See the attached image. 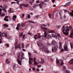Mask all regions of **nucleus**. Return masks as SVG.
Segmentation results:
<instances>
[{"instance_id":"obj_2","label":"nucleus","mask_w":73,"mask_h":73,"mask_svg":"<svg viewBox=\"0 0 73 73\" xmlns=\"http://www.w3.org/2000/svg\"><path fill=\"white\" fill-rule=\"evenodd\" d=\"M40 28L42 30H45L46 31L48 32L49 33H53L52 34V37H55L56 38H58L59 37H60V35L57 34V35H56V33H55V31L53 30H49L48 28L46 27H45L42 26H41L40 27Z\"/></svg>"},{"instance_id":"obj_38","label":"nucleus","mask_w":73,"mask_h":73,"mask_svg":"<svg viewBox=\"0 0 73 73\" xmlns=\"http://www.w3.org/2000/svg\"><path fill=\"white\" fill-rule=\"evenodd\" d=\"M47 45L48 46H50V45H51V44H50L49 42H47Z\"/></svg>"},{"instance_id":"obj_4","label":"nucleus","mask_w":73,"mask_h":73,"mask_svg":"<svg viewBox=\"0 0 73 73\" xmlns=\"http://www.w3.org/2000/svg\"><path fill=\"white\" fill-rule=\"evenodd\" d=\"M37 45L38 46H40L39 47L41 49L44 50V52H46V53H50V51L49 50L48 48L45 46L44 45H43L41 43V42H40L38 43Z\"/></svg>"},{"instance_id":"obj_28","label":"nucleus","mask_w":73,"mask_h":73,"mask_svg":"<svg viewBox=\"0 0 73 73\" xmlns=\"http://www.w3.org/2000/svg\"><path fill=\"white\" fill-rule=\"evenodd\" d=\"M25 23H23L21 25L22 27H25Z\"/></svg>"},{"instance_id":"obj_24","label":"nucleus","mask_w":73,"mask_h":73,"mask_svg":"<svg viewBox=\"0 0 73 73\" xmlns=\"http://www.w3.org/2000/svg\"><path fill=\"white\" fill-rule=\"evenodd\" d=\"M11 10V8H10L9 10L8 11V12H9L10 13H14V12H15V11H12Z\"/></svg>"},{"instance_id":"obj_61","label":"nucleus","mask_w":73,"mask_h":73,"mask_svg":"<svg viewBox=\"0 0 73 73\" xmlns=\"http://www.w3.org/2000/svg\"><path fill=\"white\" fill-rule=\"evenodd\" d=\"M13 4H15V3H15V2H12V3H11V4H13Z\"/></svg>"},{"instance_id":"obj_53","label":"nucleus","mask_w":73,"mask_h":73,"mask_svg":"<svg viewBox=\"0 0 73 73\" xmlns=\"http://www.w3.org/2000/svg\"><path fill=\"white\" fill-rule=\"evenodd\" d=\"M5 15V14H3L1 15V17H3V16H4Z\"/></svg>"},{"instance_id":"obj_12","label":"nucleus","mask_w":73,"mask_h":73,"mask_svg":"<svg viewBox=\"0 0 73 73\" xmlns=\"http://www.w3.org/2000/svg\"><path fill=\"white\" fill-rule=\"evenodd\" d=\"M8 8V6L7 5H4L3 6V8H2V9L3 11L5 12H7L6 10V9L5 8Z\"/></svg>"},{"instance_id":"obj_21","label":"nucleus","mask_w":73,"mask_h":73,"mask_svg":"<svg viewBox=\"0 0 73 73\" xmlns=\"http://www.w3.org/2000/svg\"><path fill=\"white\" fill-rule=\"evenodd\" d=\"M43 32H45L44 33V36H42L43 37V36H44V37H46V36H47V34H48V33H47V32L45 31V30H44Z\"/></svg>"},{"instance_id":"obj_55","label":"nucleus","mask_w":73,"mask_h":73,"mask_svg":"<svg viewBox=\"0 0 73 73\" xmlns=\"http://www.w3.org/2000/svg\"><path fill=\"white\" fill-rule=\"evenodd\" d=\"M36 70L38 72H39L40 71V70H39L38 68H37Z\"/></svg>"},{"instance_id":"obj_45","label":"nucleus","mask_w":73,"mask_h":73,"mask_svg":"<svg viewBox=\"0 0 73 73\" xmlns=\"http://www.w3.org/2000/svg\"><path fill=\"white\" fill-rule=\"evenodd\" d=\"M25 35H23V39H24V38H25Z\"/></svg>"},{"instance_id":"obj_10","label":"nucleus","mask_w":73,"mask_h":73,"mask_svg":"<svg viewBox=\"0 0 73 73\" xmlns=\"http://www.w3.org/2000/svg\"><path fill=\"white\" fill-rule=\"evenodd\" d=\"M51 44L53 45L54 46H57V42L55 41V40H53L52 41Z\"/></svg>"},{"instance_id":"obj_32","label":"nucleus","mask_w":73,"mask_h":73,"mask_svg":"<svg viewBox=\"0 0 73 73\" xmlns=\"http://www.w3.org/2000/svg\"><path fill=\"white\" fill-rule=\"evenodd\" d=\"M5 62H6V64H9V62L8 61V59H6V60Z\"/></svg>"},{"instance_id":"obj_27","label":"nucleus","mask_w":73,"mask_h":73,"mask_svg":"<svg viewBox=\"0 0 73 73\" xmlns=\"http://www.w3.org/2000/svg\"><path fill=\"white\" fill-rule=\"evenodd\" d=\"M28 22L29 23H33L34 24H35V23H36L33 22V21H29Z\"/></svg>"},{"instance_id":"obj_39","label":"nucleus","mask_w":73,"mask_h":73,"mask_svg":"<svg viewBox=\"0 0 73 73\" xmlns=\"http://www.w3.org/2000/svg\"><path fill=\"white\" fill-rule=\"evenodd\" d=\"M4 25L5 26V27H8V25L6 24H4Z\"/></svg>"},{"instance_id":"obj_60","label":"nucleus","mask_w":73,"mask_h":73,"mask_svg":"<svg viewBox=\"0 0 73 73\" xmlns=\"http://www.w3.org/2000/svg\"><path fill=\"white\" fill-rule=\"evenodd\" d=\"M25 16V15H24V14H23L22 15V16L23 17H24Z\"/></svg>"},{"instance_id":"obj_16","label":"nucleus","mask_w":73,"mask_h":73,"mask_svg":"<svg viewBox=\"0 0 73 73\" xmlns=\"http://www.w3.org/2000/svg\"><path fill=\"white\" fill-rule=\"evenodd\" d=\"M56 61L57 64H59V65H64V63L63 62H62L61 64H60V61H59L58 60L56 59Z\"/></svg>"},{"instance_id":"obj_14","label":"nucleus","mask_w":73,"mask_h":73,"mask_svg":"<svg viewBox=\"0 0 73 73\" xmlns=\"http://www.w3.org/2000/svg\"><path fill=\"white\" fill-rule=\"evenodd\" d=\"M32 61H33V59L32 58L29 57V64H32Z\"/></svg>"},{"instance_id":"obj_64","label":"nucleus","mask_w":73,"mask_h":73,"mask_svg":"<svg viewBox=\"0 0 73 73\" xmlns=\"http://www.w3.org/2000/svg\"><path fill=\"white\" fill-rule=\"evenodd\" d=\"M53 7H56V5H53Z\"/></svg>"},{"instance_id":"obj_33","label":"nucleus","mask_w":73,"mask_h":73,"mask_svg":"<svg viewBox=\"0 0 73 73\" xmlns=\"http://www.w3.org/2000/svg\"><path fill=\"white\" fill-rule=\"evenodd\" d=\"M30 17H31V15H30L29 14H28L27 16L26 17V18L28 17V19H29V18H30Z\"/></svg>"},{"instance_id":"obj_44","label":"nucleus","mask_w":73,"mask_h":73,"mask_svg":"<svg viewBox=\"0 0 73 73\" xmlns=\"http://www.w3.org/2000/svg\"><path fill=\"white\" fill-rule=\"evenodd\" d=\"M29 46V44H28L27 45H26V48H27L28 46Z\"/></svg>"},{"instance_id":"obj_58","label":"nucleus","mask_w":73,"mask_h":73,"mask_svg":"<svg viewBox=\"0 0 73 73\" xmlns=\"http://www.w3.org/2000/svg\"><path fill=\"white\" fill-rule=\"evenodd\" d=\"M22 50L24 52H25V51H26V50H25V49H22Z\"/></svg>"},{"instance_id":"obj_51","label":"nucleus","mask_w":73,"mask_h":73,"mask_svg":"<svg viewBox=\"0 0 73 73\" xmlns=\"http://www.w3.org/2000/svg\"><path fill=\"white\" fill-rule=\"evenodd\" d=\"M52 2L53 3H54V2L56 1V0H52Z\"/></svg>"},{"instance_id":"obj_23","label":"nucleus","mask_w":73,"mask_h":73,"mask_svg":"<svg viewBox=\"0 0 73 73\" xmlns=\"http://www.w3.org/2000/svg\"><path fill=\"white\" fill-rule=\"evenodd\" d=\"M20 24H18L17 25V27L16 28V29L18 31L19 29V28H20Z\"/></svg>"},{"instance_id":"obj_62","label":"nucleus","mask_w":73,"mask_h":73,"mask_svg":"<svg viewBox=\"0 0 73 73\" xmlns=\"http://www.w3.org/2000/svg\"><path fill=\"white\" fill-rule=\"evenodd\" d=\"M30 15H33V13H30Z\"/></svg>"},{"instance_id":"obj_30","label":"nucleus","mask_w":73,"mask_h":73,"mask_svg":"<svg viewBox=\"0 0 73 73\" xmlns=\"http://www.w3.org/2000/svg\"><path fill=\"white\" fill-rule=\"evenodd\" d=\"M59 44V49H61V48H62V45L61 44V42H60Z\"/></svg>"},{"instance_id":"obj_34","label":"nucleus","mask_w":73,"mask_h":73,"mask_svg":"<svg viewBox=\"0 0 73 73\" xmlns=\"http://www.w3.org/2000/svg\"><path fill=\"white\" fill-rule=\"evenodd\" d=\"M56 28H57V29H59L60 28H61V26H56Z\"/></svg>"},{"instance_id":"obj_49","label":"nucleus","mask_w":73,"mask_h":73,"mask_svg":"<svg viewBox=\"0 0 73 73\" xmlns=\"http://www.w3.org/2000/svg\"><path fill=\"white\" fill-rule=\"evenodd\" d=\"M28 34L29 35H32V33H28Z\"/></svg>"},{"instance_id":"obj_46","label":"nucleus","mask_w":73,"mask_h":73,"mask_svg":"<svg viewBox=\"0 0 73 73\" xmlns=\"http://www.w3.org/2000/svg\"><path fill=\"white\" fill-rule=\"evenodd\" d=\"M37 62L38 63H39V64H41V62H40V61H39V60H38L37 61Z\"/></svg>"},{"instance_id":"obj_3","label":"nucleus","mask_w":73,"mask_h":73,"mask_svg":"<svg viewBox=\"0 0 73 73\" xmlns=\"http://www.w3.org/2000/svg\"><path fill=\"white\" fill-rule=\"evenodd\" d=\"M24 55V54L22 52H21L18 54L17 61L20 65H21L22 60L23 59H25V57H23V56Z\"/></svg>"},{"instance_id":"obj_54","label":"nucleus","mask_w":73,"mask_h":73,"mask_svg":"<svg viewBox=\"0 0 73 73\" xmlns=\"http://www.w3.org/2000/svg\"><path fill=\"white\" fill-rule=\"evenodd\" d=\"M6 46H7V47H9V45H8V44H7L6 45Z\"/></svg>"},{"instance_id":"obj_36","label":"nucleus","mask_w":73,"mask_h":73,"mask_svg":"<svg viewBox=\"0 0 73 73\" xmlns=\"http://www.w3.org/2000/svg\"><path fill=\"white\" fill-rule=\"evenodd\" d=\"M34 65H38V63H37L36 61L34 62Z\"/></svg>"},{"instance_id":"obj_13","label":"nucleus","mask_w":73,"mask_h":73,"mask_svg":"<svg viewBox=\"0 0 73 73\" xmlns=\"http://www.w3.org/2000/svg\"><path fill=\"white\" fill-rule=\"evenodd\" d=\"M63 71L65 72V73H70L68 70H66V67H65V66H63Z\"/></svg>"},{"instance_id":"obj_7","label":"nucleus","mask_w":73,"mask_h":73,"mask_svg":"<svg viewBox=\"0 0 73 73\" xmlns=\"http://www.w3.org/2000/svg\"><path fill=\"white\" fill-rule=\"evenodd\" d=\"M58 48V47L57 46H54V47H52V52H53V53L56 52L57 51Z\"/></svg>"},{"instance_id":"obj_15","label":"nucleus","mask_w":73,"mask_h":73,"mask_svg":"<svg viewBox=\"0 0 73 73\" xmlns=\"http://www.w3.org/2000/svg\"><path fill=\"white\" fill-rule=\"evenodd\" d=\"M35 37H34V38L35 40H36L37 38H41V36L39 34L38 35H35Z\"/></svg>"},{"instance_id":"obj_41","label":"nucleus","mask_w":73,"mask_h":73,"mask_svg":"<svg viewBox=\"0 0 73 73\" xmlns=\"http://www.w3.org/2000/svg\"><path fill=\"white\" fill-rule=\"evenodd\" d=\"M48 16H49V18H51V15L50 14L48 13Z\"/></svg>"},{"instance_id":"obj_35","label":"nucleus","mask_w":73,"mask_h":73,"mask_svg":"<svg viewBox=\"0 0 73 73\" xmlns=\"http://www.w3.org/2000/svg\"><path fill=\"white\" fill-rule=\"evenodd\" d=\"M28 54L29 57H31V56H32V55H31V54L30 52H29L28 53Z\"/></svg>"},{"instance_id":"obj_48","label":"nucleus","mask_w":73,"mask_h":73,"mask_svg":"<svg viewBox=\"0 0 73 73\" xmlns=\"http://www.w3.org/2000/svg\"><path fill=\"white\" fill-rule=\"evenodd\" d=\"M49 1V0H44V2H48Z\"/></svg>"},{"instance_id":"obj_9","label":"nucleus","mask_w":73,"mask_h":73,"mask_svg":"<svg viewBox=\"0 0 73 73\" xmlns=\"http://www.w3.org/2000/svg\"><path fill=\"white\" fill-rule=\"evenodd\" d=\"M40 3V4H39V5L40 8H41V9H42V7L43 6V5H44H44H46V4L43 2H41Z\"/></svg>"},{"instance_id":"obj_17","label":"nucleus","mask_w":73,"mask_h":73,"mask_svg":"<svg viewBox=\"0 0 73 73\" xmlns=\"http://www.w3.org/2000/svg\"><path fill=\"white\" fill-rule=\"evenodd\" d=\"M17 68V64H14L13 65V69L14 70H16V68Z\"/></svg>"},{"instance_id":"obj_1","label":"nucleus","mask_w":73,"mask_h":73,"mask_svg":"<svg viewBox=\"0 0 73 73\" xmlns=\"http://www.w3.org/2000/svg\"><path fill=\"white\" fill-rule=\"evenodd\" d=\"M69 30H71V32L70 35H69V37L72 38H73V29L72 27L68 26L65 27V26H63V32L64 34L66 35H68V32L69 31Z\"/></svg>"},{"instance_id":"obj_47","label":"nucleus","mask_w":73,"mask_h":73,"mask_svg":"<svg viewBox=\"0 0 73 73\" xmlns=\"http://www.w3.org/2000/svg\"><path fill=\"white\" fill-rule=\"evenodd\" d=\"M15 1H17V3L20 2V1L17 0H15Z\"/></svg>"},{"instance_id":"obj_50","label":"nucleus","mask_w":73,"mask_h":73,"mask_svg":"<svg viewBox=\"0 0 73 73\" xmlns=\"http://www.w3.org/2000/svg\"><path fill=\"white\" fill-rule=\"evenodd\" d=\"M36 58H34V61L35 62L36 61Z\"/></svg>"},{"instance_id":"obj_42","label":"nucleus","mask_w":73,"mask_h":73,"mask_svg":"<svg viewBox=\"0 0 73 73\" xmlns=\"http://www.w3.org/2000/svg\"><path fill=\"white\" fill-rule=\"evenodd\" d=\"M1 11H2V9L0 8V16L1 15Z\"/></svg>"},{"instance_id":"obj_59","label":"nucleus","mask_w":73,"mask_h":73,"mask_svg":"<svg viewBox=\"0 0 73 73\" xmlns=\"http://www.w3.org/2000/svg\"><path fill=\"white\" fill-rule=\"evenodd\" d=\"M61 52H63L64 51V50L63 49V48H62L61 50Z\"/></svg>"},{"instance_id":"obj_6","label":"nucleus","mask_w":73,"mask_h":73,"mask_svg":"<svg viewBox=\"0 0 73 73\" xmlns=\"http://www.w3.org/2000/svg\"><path fill=\"white\" fill-rule=\"evenodd\" d=\"M15 49H18V48H19V49L21 48V45L20 44H19L18 45H16L18 43V40L16 39L15 40Z\"/></svg>"},{"instance_id":"obj_43","label":"nucleus","mask_w":73,"mask_h":73,"mask_svg":"<svg viewBox=\"0 0 73 73\" xmlns=\"http://www.w3.org/2000/svg\"><path fill=\"white\" fill-rule=\"evenodd\" d=\"M36 68L35 67H34L32 68V69L33 70H36Z\"/></svg>"},{"instance_id":"obj_8","label":"nucleus","mask_w":73,"mask_h":73,"mask_svg":"<svg viewBox=\"0 0 73 73\" xmlns=\"http://www.w3.org/2000/svg\"><path fill=\"white\" fill-rule=\"evenodd\" d=\"M29 6V4H21L20 5V7L19 8L20 9H22L23 7H28Z\"/></svg>"},{"instance_id":"obj_37","label":"nucleus","mask_w":73,"mask_h":73,"mask_svg":"<svg viewBox=\"0 0 73 73\" xmlns=\"http://www.w3.org/2000/svg\"><path fill=\"white\" fill-rule=\"evenodd\" d=\"M22 48H24V44L23 43L22 44Z\"/></svg>"},{"instance_id":"obj_11","label":"nucleus","mask_w":73,"mask_h":73,"mask_svg":"<svg viewBox=\"0 0 73 73\" xmlns=\"http://www.w3.org/2000/svg\"><path fill=\"white\" fill-rule=\"evenodd\" d=\"M64 50H66L67 51H69V49L68 48V46H67V44L65 43L64 46Z\"/></svg>"},{"instance_id":"obj_25","label":"nucleus","mask_w":73,"mask_h":73,"mask_svg":"<svg viewBox=\"0 0 73 73\" xmlns=\"http://www.w3.org/2000/svg\"><path fill=\"white\" fill-rule=\"evenodd\" d=\"M34 1H35V0H33L32 1H29V3L31 4L32 5H33L32 3H33V2H34Z\"/></svg>"},{"instance_id":"obj_29","label":"nucleus","mask_w":73,"mask_h":73,"mask_svg":"<svg viewBox=\"0 0 73 73\" xmlns=\"http://www.w3.org/2000/svg\"><path fill=\"white\" fill-rule=\"evenodd\" d=\"M72 13H70V14L71 16H72L73 17V10H72Z\"/></svg>"},{"instance_id":"obj_40","label":"nucleus","mask_w":73,"mask_h":73,"mask_svg":"<svg viewBox=\"0 0 73 73\" xmlns=\"http://www.w3.org/2000/svg\"><path fill=\"white\" fill-rule=\"evenodd\" d=\"M37 5H34V7H33V8H35L37 7Z\"/></svg>"},{"instance_id":"obj_22","label":"nucleus","mask_w":73,"mask_h":73,"mask_svg":"<svg viewBox=\"0 0 73 73\" xmlns=\"http://www.w3.org/2000/svg\"><path fill=\"white\" fill-rule=\"evenodd\" d=\"M16 17H17V16L16 15H14L13 17V21H16Z\"/></svg>"},{"instance_id":"obj_5","label":"nucleus","mask_w":73,"mask_h":73,"mask_svg":"<svg viewBox=\"0 0 73 73\" xmlns=\"http://www.w3.org/2000/svg\"><path fill=\"white\" fill-rule=\"evenodd\" d=\"M1 32H0V36L2 39H3V38H2V37H1V36H2V37H6L7 39H9V38H10L11 37L9 36V35H7V33H1Z\"/></svg>"},{"instance_id":"obj_20","label":"nucleus","mask_w":73,"mask_h":73,"mask_svg":"<svg viewBox=\"0 0 73 73\" xmlns=\"http://www.w3.org/2000/svg\"><path fill=\"white\" fill-rule=\"evenodd\" d=\"M70 4H71V2H70L68 3H66L65 5H64L63 6L64 7H68V6L70 5Z\"/></svg>"},{"instance_id":"obj_31","label":"nucleus","mask_w":73,"mask_h":73,"mask_svg":"<svg viewBox=\"0 0 73 73\" xmlns=\"http://www.w3.org/2000/svg\"><path fill=\"white\" fill-rule=\"evenodd\" d=\"M39 17V15H38L34 17V19H37V18H38Z\"/></svg>"},{"instance_id":"obj_26","label":"nucleus","mask_w":73,"mask_h":73,"mask_svg":"<svg viewBox=\"0 0 73 73\" xmlns=\"http://www.w3.org/2000/svg\"><path fill=\"white\" fill-rule=\"evenodd\" d=\"M23 35V33H19V38H20V37H21Z\"/></svg>"},{"instance_id":"obj_57","label":"nucleus","mask_w":73,"mask_h":73,"mask_svg":"<svg viewBox=\"0 0 73 73\" xmlns=\"http://www.w3.org/2000/svg\"><path fill=\"white\" fill-rule=\"evenodd\" d=\"M37 66H38V68H40V67L41 66V65H38Z\"/></svg>"},{"instance_id":"obj_63","label":"nucleus","mask_w":73,"mask_h":73,"mask_svg":"<svg viewBox=\"0 0 73 73\" xmlns=\"http://www.w3.org/2000/svg\"><path fill=\"white\" fill-rule=\"evenodd\" d=\"M59 13V15H60V16H61V13Z\"/></svg>"},{"instance_id":"obj_19","label":"nucleus","mask_w":73,"mask_h":73,"mask_svg":"<svg viewBox=\"0 0 73 73\" xmlns=\"http://www.w3.org/2000/svg\"><path fill=\"white\" fill-rule=\"evenodd\" d=\"M46 62L45 61V60L44 59H41V61L40 62V64H44V63H46Z\"/></svg>"},{"instance_id":"obj_18","label":"nucleus","mask_w":73,"mask_h":73,"mask_svg":"<svg viewBox=\"0 0 73 73\" xmlns=\"http://www.w3.org/2000/svg\"><path fill=\"white\" fill-rule=\"evenodd\" d=\"M8 16H6L5 17V18L4 19L5 21H9V19H8Z\"/></svg>"},{"instance_id":"obj_52","label":"nucleus","mask_w":73,"mask_h":73,"mask_svg":"<svg viewBox=\"0 0 73 73\" xmlns=\"http://www.w3.org/2000/svg\"><path fill=\"white\" fill-rule=\"evenodd\" d=\"M41 25H42V26H44V27H45V26H46V25L45 24H42Z\"/></svg>"},{"instance_id":"obj_56","label":"nucleus","mask_w":73,"mask_h":73,"mask_svg":"<svg viewBox=\"0 0 73 73\" xmlns=\"http://www.w3.org/2000/svg\"><path fill=\"white\" fill-rule=\"evenodd\" d=\"M36 3H40V2H39V1H36Z\"/></svg>"}]
</instances>
